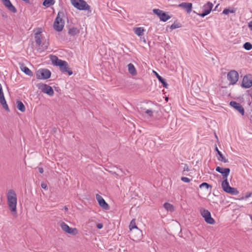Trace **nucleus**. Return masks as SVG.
Returning a JSON list of instances; mask_svg holds the SVG:
<instances>
[{
  "mask_svg": "<svg viewBox=\"0 0 252 252\" xmlns=\"http://www.w3.org/2000/svg\"><path fill=\"white\" fill-rule=\"evenodd\" d=\"M216 170L221 174L223 181L221 183V188L226 193L232 195H237L239 193V191L236 188L231 187L227 180V177L229 175L230 170L228 168H222L220 166L216 167Z\"/></svg>",
  "mask_w": 252,
  "mask_h": 252,
  "instance_id": "obj_1",
  "label": "nucleus"
},
{
  "mask_svg": "<svg viewBox=\"0 0 252 252\" xmlns=\"http://www.w3.org/2000/svg\"><path fill=\"white\" fill-rule=\"evenodd\" d=\"M7 201L8 208L14 217H17V195L15 191L13 189H10L7 193Z\"/></svg>",
  "mask_w": 252,
  "mask_h": 252,
  "instance_id": "obj_2",
  "label": "nucleus"
},
{
  "mask_svg": "<svg viewBox=\"0 0 252 252\" xmlns=\"http://www.w3.org/2000/svg\"><path fill=\"white\" fill-rule=\"evenodd\" d=\"M129 228L130 230V235L134 241H138L142 237V232L138 228L135 224L134 219H133L130 222Z\"/></svg>",
  "mask_w": 252,
  "mask_h": 252,
  "instance_id": "obj_3",
  "label": "nucleus"
},
{
  "mask_svg": "<svg viewBox=\"0 0 252 252\" xmlns=\"http://www.w3.org/2000/svg\"><path fill=\"white\" fill-rule=\"evenodd\" d=\"M64 13L63 11H59L54 23V28L58 32H61L64 27V22L63 19Z\"/></svg>",
  "mask_w": 252,
  "mask_h": 252,
  "instance_id": "obj_4",
  "label": "nucleus"
},
{
  "mask_svg": "<svg viewBox=\"0 0 252 252\" xmlns=\"http://www.w3.org/2000/svg\"><path fill=\"white\" fill-rule=\"evenodd\" d=\"M72 4L80 10L90 11V6L84 0H70Z\"/></svg>",
  "mask_w": 252,
  "mask_h": 252,
  "instance_id": "obj_5",
  "label": "nucleus"
},
{
  "mask_svg": "<svg viewBox=\"0 0 252 252\" xmlns=\"http://www.w3.org/2000/svg\"><path fill=\"white\" fill-rule=\"evenodd\" d=\"M51 73L46 68H41L36 72V77L38 79H47L51 77Z\"/></svg>",
  "mask_w": 252,
  "mask_h": 252,
  "instance_id": "obj_6",
  "label": "nucleus"
},
{
  "mask_svg": "<svg viewBox=\"0 0 252 252\" xmlns=\"http://www.w3.org/2000/svg\"><path fill=\"white\" fill-rule=\"evenodd\" d=\"M200 213L203 218H204L205 221L210 224H214L215 223V220L212 218L210 212L204 208L200 209Z\"/></svg>",
  "mask_w": 252,
  "mask_h": 252,
  "instance_id": "obj_7",
  "label": "nucleus"
},
{
  "mask_svg": "<svg viewBox=\"0 0 252 252\" xmlns=\"http://www.w3.org/2000/svg\"><path fill=\"white\" fill-rule=\"evenodd\" d=\"M227 78L229 81V85H234L238 80L239 74L236 71L231 70L228 73Z\"/></svg>",
  "mask_w": 252,
  "mask_h": 252,
  "instance_id": "obj_8",
  "label": "nucleus"
},
{
  "mask_svg": "<svg viewBox=\"0 0 252 252\" xmlns=\"http://www.w3.org/2000/svg\"><path fill=\"white\" fill-rule=\"evenodd\" d=\"M37 87L43 93L48 94L50 96L53 95L54 90L51 86L43 83H39L37 85Z\"/></svg>",
  "mask_w": 252,
  "mask_h": 252,
  "instance_id": "obj_9",
  "label": "nucleus"
},
{
  "mask_svg": "<svg viewBox=\"0 0 252 252\" xmlns=\"http://www.w3.org/2000/svg\"><path fill=\"white\" fill-rule=\"evenodd\" d=\"M60 226L63 231L68 234L75 235L78 233V230L76 228L70 227L64 222L61 223Z\"/></svg>",
  "mask_w": 252,
  "mask_h": 252,
  "instance_id": "obj_10",
  "label": "nucleus"
},
{
  "mask_svg": "<svg viewBox=\"0 0 252 252\" xmlns=\"http://www.w3.org/2000/svg\"><path fill=\"white\" fill-rule=\"evenodd\" d=\"M35 43L38 46L41 47L37 49V50L39 51V52H42L44 50H46L48 48L49 43H43L42 45H41V35H35Z\"/></svg>",
  "mask_w": 252,
  "mask_h": 252,
  "instance_id": "obj_11",
  "label": "nucleus"
},
{
  "mask_svg": "<svg viewBox=\"0 0 252 252\" xmlns=\"http://www.w3.org/2000/svg\"><path fill=\"white\" fill-rule=\"evenodd\" d=\"M251 86H252V79L251 78V76H245L242 80V87L245 88H249Z\"/></svg>",
  "mask_w": 252,
  "mask_h": 252,
  "instance_id": "obj_12",
  "label": "nucleus"
},
{
  "mask_svg": "<svg viewBox=\"0 0 252 252\" xmlns=\"http://www.w3.org/2000/svg\"><path fill=\"white\" fill-rule=\"evenodd\" d=\"M96 199L98 202L99 206L105 210H108L109 206L108 204L106 202L104 199L101 196L97 194L96 195Z\"/></svg>",
  "mask_w": 252,
  "mask_h": 252,
  "instance_id": "obj_13",
  "label": "nucleus"
},
{
  "mask_svg": "<svg viewBox=\"0 0 252 252\" xmlns=\"http://www.w3.org/2000/svg\"><path fill=\"white\" fill-rule=\"evenodd\" d=\"M204 7L206 8L204 12L202 13L198 14V15L202 17H205L211 12L213 7V4L211 2L209 1Z\"/></svg>",
  "mask_w": 252,
  "mask_h": 252,
  "instance_id": "obj_14",
  "label": "nucleus"
},
{
  "mask_svg": "<svg viewBox=\"0 0 252 252\" xmlns=\"http://www.w3.org/2000/svg\"><path fill=\"white\" fill-rule=\"evenodd\" d=\"M229 104L231 106L233 107L238 112H239L242 115H244V109L240 103L236 101H231L230 102Z\"/></svg>",
  "mask_w": 252,
  "mask_h": 252,
  "instance_id": "obj_15",
  "label": "nucleus"
},
{
  "mask_svg": "<svg viewBox=\"0 0 252 252\" xmlns=\"http://www.w3.org/2000/svg\"><path fill=\"white\" fill-rule=\"evenodd\" d=\"M63 65L60 64L59 66L60 67V70L63 72H67L69 75H71L73 74L71 69L69 68L68 63L66 62L63 61Z\"/></svg>",
  "mask_w": 252,
  "mask_h": 252,
  "instance_id": "obj_16",
  "label": "nucleus"
},
{
  "mask_svg": "<svg viewBox=\"0 0 252 252\" xmlns=\"http://www.w3.org/2000/svg\"><path fill=\"white\" fill-rule=\"evenodd\" d=\"M50 59L52 61V63L56 66H59L60 64L63 65V61L59 59L55 55H51Z\"/></svg>",
  "mask_w": 252,
  "mask_h": 252,
  "instance_id": "obj_17",
  "label": "nucleus"
},
{
  "mask_svg": "<svg viewBox=\"0 0 252 252\" xmlns=\"http://www.w3.org/2000/svg\"><path fill=\"white\" fill-rule=\"evenodd\" d=\"M179 7L186 9V11L189 13L192 10V3L188 2H182L179 5Z\"/></svg>",
  "mask_w": 252,
  "mask_h": 252,
  "instance_id": "obj_18",
  "label": "nucleus"
},
{
  "mask_svg": "<svg viewBox=\"0 0 252 252\" xmlns=\"http://www.w3.org/2000/svg\"><path fill=\"white\" fill-rule=\"evenodd\" d=\"M4 5L11 12L15 13L17 12L16 8L12 5L9 0H7L6 2L3 3Z\"/></svg>",
  "mask_w": 252,
  "mask_h": 252,
  "instance_id": "obj_19",
  "label": "nucleus"
},
{
  "mask_svg": "<svg viewBox=\"0 0 252 252\" xmlns=\"http://www.w3.org/2000/svg\"><path fill=\"white\" fill-rule=\"evenodd\" d=\"M139 111L141 113H146L150 117H152L153 116L154 111L151 109H146L143 107H141L139 109Z\"/></svg>",
  "mask_w": 252,
  "mask_h": 252,
  "instance_id": "obj_20",
  "label": "nucleus"
},
{
  "mask_svg": "<svg viewBox=\"0 0 252 252\" xmlns=\"http://www.w3.org/2000/svg\"><path fill=\"white\" fill-rule=\"evenodd\" d=\"M155 73L157 78L159 80V81L162 84L163 87L165 88H167L168 84L166 82V81L164 79H163L161 76H160L158 73H157L156 71H154Z\"/></svg>",
  "mask_w": 252,
  "mask_h": 252,
  "instance_id": "obj_21",
  "label": "nucleus"
},
{
  "mask_svg": "<svg viewBox=\"0 0 252 252\" xmlns=\"http://www.w3.org/2000/svg\"><path fill=\"white\" fill-rule=\"evenodd\" d=\"M127 66L129 73L133 76L136 75L137 72L133 64L131 63H130L128 64Z\"/></svg>",
  "mask_w": 252,
  "mask_h": 252,
  "instance_id": "obj_22",
  "label": "nucleus"
},
{
  "mask_svg": "<svg viewBox=\"0 0 252 252\" xmlns=\"http://www.w3.org/2000/svg\"><path fill=\"white\" fill-rule=\"evenodd\" d=\"M79 32L80 31L79 29H78L77 28L73 27L69 29L68 33L70 36H74L79 33Z\"/></svg>",
  "mask_w": 252,
  "mask_h": 252,
  "instance_id": "obj_23",
  "label": "nucleus"
},
{
  "mask_svg": "<svg viewBox=\"0 0 252 252\" xmlns=\"http://www.w3.org/2000/svg\"><path fill=\"white\" fill-rule=\"evenodd\" d=\"M133 31L134 33L137 35L138 36H141L144 33V32L145 31V30L142 27H138V28H134Z\"/></svg>",
  "mask_w": 252,
  "mask_h": 252,
  "instance_id": "obj_24",
  "label": "nucleus"
},
{
  "mask_svg": "<svg viewBox=\"0 0 252 252\" xmlns=\"http://www.w3.org/2000/svg\"><path fill=\"white\" fill-rule=\"evenodd\" d=\"M215 150L217 152V153L219 155L220 158H218L219 160L221 162H223L224 163L228 162V159L225 158L223 156L222 153L218 150L217 147H216Z\"/></svg>",
  "mask_w": 252,
  "mask_h": 252,
  "instance_id": "obj_25",
  "label": "nucleus"
},
{
  "mask_svg": "<svg viewBox=\"0 0 252 252\" xmlns=\"http://www.w3.org/2000/svg\"><path fill=\"white\" fill-rule=\"evenodd\" d=\"M21 69L26 74L30 76H32L33 74L32 71L27 66L22 65L21 66Z\"/></svg>",
  "mask_w": 252,
  "mask_h": 252,
  "instance_id": "obj_26",
  "label": "nucleus"
},
{
  "mask_svg": "<svg viewBox=\"0 0 252 252\" xmlns=\"http://www.w3.org/2000/svg\"><path fill=\"white\" fill-rule=\"evenodd\" d=\"M163 206L167 211L173 212L175 210L174 206L169 203H165Z\"/></svg>",
  "mask_w": 252,
  "mask_h": 252,
  "instance_id": "obj_27",
  "label": "nucleus"
},
{
  "mask_svg": "<svg viewBox=\"0 0 252 252\" xmlns=\"http://www.w3.org/2000/svg\"><path fill=\"white\" fill-rule=\"evenodd\" d=\"M17 107L19 110L24 112L26 110L25 106L23 102L21 101H17Z\"/></svg>",
  "mask_w": 252,
  "mask_h": 252,
  "instance_id": "obj_28",
  "label": "nucleus"
},
{
  "mask_svg": "<svg viewBox=\"0 0 252 252\" xmlns=\"http://www.w3.org/2000/svg\"><path fill=\"white\" fill-rule=\"evenodd\" d=\"M55 0H44L42 3V5L46 7H48L54 4Z\"/></svg>",
  "mask_w": 252,
  "mask_h": 252,
  "instance_id": "obj_29",
  "label": "nucleus"
},
{
  "mask_svg": "<svg viewBox=\"0 0 252 252\" xmlns=\"http://www.w3.org/2000/svg\"><path fill=\"white\" fill-rule=\"evenodd\" d=\"M160 20L162 21H163V22H166L168 20H169L170 18H171V16H169L168 15H167L165 12H163V13H162L161 15H160Z\"/></svg>",
  "mask_w": 252,
  "mask_h": 252,
  "instance_id": "obj_30",
  "label": "nucleus"
},
{
  "mask_svg": "<svg viewBox=\"0 0 252 252\" xmlns=\"http://www.w3.org/2000/svg\"><path fill=\"white\" fill-rule=\"evenodd\" d=\"M235 11L236 10L233 8H225L223 10L222 13L227 15L229 13H233L235 12Z\"/></svg>",
  "mask_w": 252,
  "mask_h": 252,
  "instance_id": "obj_31",
  "label": "nucleus"
},
{
  "mask_svg": "<svg viewBox=\"0 0 252 252\" xmlns=\"http://www.w3.org/2000/svg\"><path fill=\"white\" fill-rule=\"evenodd\" d=\"M182 27V25L181 23L175 21L171 26L170 29L171 30H174L177 28H179Z\"/></svg>",
  "mask_w": 252,
  "mask_h": 252,
  "instance_id": "obj_32",
  "label": "nucleus"
},
{
  "mask_svg": "<svg viewBox=\"0 0 252 252\" xmlns=\"http://www.w3.org/2000/svg\"><path fill=\"white\" fill-rule=\"evenodd\" d=\"M243 47L247 50H250L252 49V44L250 42H246L243 45Z\"/></svg>",
  "mask_w": 252,
  "mask_h": 252,
  "instance_id": "obj_33",
  "label": "nucleus"
},
{
  "mask_svg": "<svg viewBox=\"0 0 252 252\" xmlns=\"http://www.w3.org/2000/svg\"><path fill=\"white\" fill-rule=\"evenodd\" d=\"M153 11L155 14L157 15L159 18L161 17L160 15H161L163 12L162 10H161L159 9H153Z\"/></svg>",
  "mask_w": 252,
  "mask_h": 252,
  "instance_id": "obj_34",
  "label": "nucleus"
},
{
  "mask_svg": "<svg viewBox=\"0 0 252 252\" xmlns=\"http://www.w3.org/2000/svg\"><path fill=\"white\" fill-rule=\"evenodd\" d=\"M204 187H205L207 189H209V188H212L211 185L207 184V183H205V182L202 183L199 186L200 188H202Z\"/></svg>",
  "mask_w": 252,
  "mask_h": 252,
  "instance_id": "obj_35",
  "label": "nucleus"
},
{
  "mask_svg": "<svg viewBox=\"0 0 252 252\" xmlns=\"http://www.w3.org/2000/svg\"><path fill=\"white\" fill-rule=\"evenodd\" d=\"M181 180L184 182H186V183H189L190 182V180L187 178V177H182L181 178Z\"/></svg>",
  "mask_w": 252,
  "mask_h": 252,
  "instance_id": "obj_36",
  "label": "nucleus"
},
{
  "mask_svg": "<svg viewBox=\"0 0 252 252\" xmlns=\"http://www.w3.org/2000/svg\"><path fill=\"white\" fill-rule=\"evenodd\" d=\"M183 171H189V166L187 164H184V168H183Z\"/></svg>",
  "mask_w": 252,
  "mask_h": 252,
  "instance_id": "obj_37",
  "label": "nucleus"
},
{
  "mask_svg": "<svg viewBox=\"0 0 252 252\" xmlns=\"http://www.w3.org/2000/svg\"><path fill=\"white\" fill-rule=\"evenodd\" d=\"M41 187L42 189H47V186L46 183H42L41 184Z\"/></svg>",
  "mask_w": 252,
  "mask_h": 252,
  "instance_id": "obj_38",
  "label": "nucleus"
},
{
  "mask_svg": "<svg viewBox=\"0 0 252 252\" xmlns=\"http://www.w3.org/2000/svg\"><path fill=\"white\" fill-rule=\"evenodd\" d=\"M42 32V29L39 28L38 29L37 32L35 33V35H41L40 33Z\"/></svg>",
  "mask_w": 252,
  "mask_h": 252,
  "instance_id": "obj_39",
  "label": "nucleus"
},
{
  "mask_svg": "<svg viewBox=\"0 0 252 252\" xmlns=\"http://www.w3.org/2000/svg\"><path fill=\"white\" fill-rule=\"evenodd\" d=\"M96 227L98 229H101L103 227V224L101 223L96 224Z\"/></svg>",
  "mask_w": 252,
  "mask_h": 252,
  "instance_id": "obj_40",
  "label": "nucleus"
},
{
  "mask_svg": "<svg viewBox=\"0 0 252 252\" xmlns=\"http://www.w3.org/2000/svg\"><path fill=\"white\" fill-rule=\"evenodd\" d=\"M252 194V193L251 192H249V193H247V194H246V195H245V198L246 199H247V198H249L250 197H251V196Z\"/></svg>",
  "mask_w": 252,
  "mask_h": 252,
  "instance_id": "obj_41",
  "label": "nucleus"
},
{
  "mask_svg": "<svg viewBox=\"0 0 252 252\" xmlns=\"http://www.w3.org/2000/svg\"><path fill=\"white\" fill-rule=\"evenodd\" d=\"M248 26H249V28L250 29V30H251V31H252V21H250V22L249 23Z\"/></svg>",
  "mask_w": 252,
  "mask_h": 252,
  "instance_id": "obj_42",
  "label": "nucleus"
},
{
  "mask_svg": "<svg viewBox=\"0 0 252 252\" xmlns=\"http://www.w3.org/2000/svg\"><path fill=\"white\" fill-rule=\"evenodd\" d=\"M38 171H39V173H40L41 174L43 173L44 170H43V168H42V167H38Z\"/></svg>",
  "mask_w": 252,
  "mask_h": 252,
  "instance_id": "obj_43",
  "label": "nucleus"
},
{
  "mask_svg": "<svg viewBox=\"0 0 252 252\" xmlns=\"http://www.w3.org/2000/svg\"><path fill=\"white\" fill-rule=\"evenodd\" d=\"M64 210H65L66 211H67L68 210V208H67V207L66 206H65L64 207Z\"/></svg>",
  "mask_w": 252,
  "mask_h": 252,
  "instance_id": "obj_44",
  "label": "nucleus"
},
{
  "mask_svg": "<svg viewBox=\"0 0 252 252\" xmlns=\"http://www.w3.org/2000/svg\"><path fill=\"white\" fill-rule=\"evenodd\" d=\"M165 100H166V101H167L168 100V97H166V98H165Z\"/></svg>",
  "mask_w": 252,
  "mask_h": 252,
  "instance_id": "obj_45",
  "label": "nucleus"
},
{
  "mask_svg": "<svg viewBox=\"0 0 252 252\" xmlns=\"http://www.w3.org/2000/svg\"><path fill=\"white\" fill-rule=\"evenodd\" d=\"M251 219L252 220V216L251 217Z\"/></svg>",
  "mask_w": 252,
  "mask_h": 252,
  "instance_id": "obj_46",
  "label": "nucleus"
}]
</instances>
